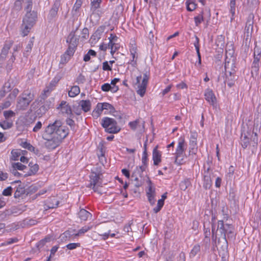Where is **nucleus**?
Here are the masks:
<instances>
[{"label": "nucleus", "mask_w": 261, "mask_h": 261, "mask_svg": "<svg viewBox=\"0 0 261 261\" xmlns=\"http://www.w3.org/2000/svg\"><path fill=\"white\" fill-rule=\"evenodd\" d=\"M195 23L196 26H198L199 24L203 20V16L202 14H199L194 17Z\"/></svg>", "instance_id": "nucleus-48"}, {"label": "nucleus", "mask_w": 261, "mask_h": 261, "mask_svg": "<svg viewBox=\"0 0 261 261\" xmlns=\"http://www.w3.org/2000/svg\"><path fill=\"white\" fill-rule=\"evenodd\" d=\"M32 5H27L24 8L26 13L21 26V35L23 36L28 35L37 19V13L34 10L32 11Z\"/></svg>", "instance_id": "nucleus-2"}, {"label": "nucleus", "mask_w": 261, "mask_h": 261, "mask_svg": "<svg viewBox=\"0 0 261 261\" xmlns=\"http://www.w3.org/2000/svg\"><path fill=\"white\" fill-rule=\"evenodd\" d=\"M34 98V94L30 90L24 91L18 98L16 109L18 110L26 109Z\"/></svg>", "instance_id": "nucleus-3"}, {"label": "nucleus", "mask_w": 261, "mask_h": 261, "mask_svg": "<svg viewBox=\"0 0 261 261\" xmlns=\"http://www.w3.org/2000/svg\"><path fill=\"white\" fill-rule=\"evenodd\" d=\"M205 99L210 105L214 106L216 103V98L212 90L206 89L204 93Z\"/></svg>", "instance_id": "nucleus-17"}, {"label": "nucleus", "mask_w": 261, "mask_h": 261, "mask_svg": "<svg viewBox=\"0 0 261 261\" xmlns=\"http://www.w3.org/2000/svg\"><path fill=\"white\" fill-rule=\"evenodd\" d=\"M80 92V89L78 86H72L71 90L68 92L69 97H74L77 95Z\"/></svg>", "instance_id": "nucleus-28"}, {"label": "nucleus", "mask_w": 261, "mask_h": 261, "mask_svg": "<svg viewBox=\"0 0 261 261\" xmlns=\"http://www.w3.org/2000/svg\"><path fill=\"white\" fill-rule=\"evenodd\" d=\"M24 187L21 185H19L17 188L14 193L15 198H19L25 194Z\"/></svg>", "instance_id": "nucleus-27"}, {"label": "nucleus", "mask_w": 261, "mask_h": 261, "mask_svg": "<svg viewBox=\"0 0 261 261\" xmlns=\"http://www.w3.org/2000/svg\"><path fill=\"white\" fill-rule=\"evenodd\" d=\"M79 106L84 112H88L91 109V103L89 100H82L79 102Z\"/></svg>", "instance_id": "nucleus-20"}, {"label": "nucleus", "mask_w": 261, "mask_h": 261, "mask_svg": "<svg viewBox=\"0 0 261 261\" xmlns=\"http://www.w3.org/2000/svg\"><path fill=\"white\" fill-rule=\"evenodd\" d=\"M149 79V73L148 72L144 73L143 76L140 75L137 77V83L136 84L138 89L137 93L141 97H143L146 92Z\"/></svg>", "instance_id": "nucleus-6"}, {"label": "nucleus", "mask_w": 261, "mask_h": 261, "mask_svg": "<svg viewBox=\"0 0 261 261\" xmlns=\"http://www.w3.org/2000/svg\"><path fill=\"white\" fill-rule=\"evenodd\" d=\"M101 106L102 107L103 110L111 111L114 109L113 106L107 102L101 103Z\"/></svg>", "instance_id": "nucleus-53"}, {"label": "nucleus", "mask_w": 261, "mask_h": 261, "mask_svg": "<svg viewBox=\"0 0 261 261\" xmlns=\"http://www.w3.org/2000/svg\"><path fill=\"white\" fill-rule=\"evenodd\" d=\"M21 46L20 44L15 45L13 47V53H12V55L11 58L9 60V62L12 63H13L15 60V56L14 55V52L17 51L21 48Z\"/></svg>", "instance_id": "nucleus-35"}, {"label": "nucleus", "mask_w": 261, "mask_h": 261, "mask_svg": "<svg viewBox=\"0 0 261 261\" xmlns=\"http://www.w3.org/2000/svg\"><path fill=\"white\" fill-rule=\"evenodd\" d=\"M42 138L46 141L44 143V146L48 150H54L58 147L62 142V140L55 138L50 136L49 137H45L44 134L42 133Z\"/></svg>", "instance_id": "nucleus-7"}, {"label": "nucleus", "mask_w": 261, "mask_h": 261, "mask_svg": "<svg viewBox=\"0 0 261 261\" xmlns=\"http://www.w3.org/2000/svg\"><path fill=\"white\" fill-rule=\"evenodd\" d=\"M261 128V122L259 120H257L254 122L253 128V133L255 136H257V132L260 130Z\"/></svg>", "instance_id": "nucleus-36"}, {"label": "nucleus", "mask_w": 261, "mask_h": 261, "mask_svg": "<svg viewBox=\"0 0 261 261\" xmlns=\"http://www.w3.org/2000/svg\"><path fill=\"white\" fill-rule=\"evenodd\" d=\"M225 236L227 235L228 238H233L234 237L233 235V227L231 225L229 224H225ZM225 241H226V238L224 239Z\"/></svg>", "instance_id": "nucleus-26"}, {"label": "nucleus", "mask_w": 261, "mask_h": 261, "mask_svg": "<svg viewBox=\"0 0 261 261\" xmlns=\"http://www.w3.org/2000/svg\"><path fill=\"white\" fill-rule=\"evenodd\" d=\"M102 69L105 71H111L112 70L111 67L109 65L107 61H105L102 63Z\"/></svg>", "instance_id": "nucleus-60"}, {"label": "nucleus", "mask_w": 261, "mask_h": 261, "mask_svg": "<svg viewBox=\"0 0 261 261\" xmlns=\"http://www.w3.org/2000/svg\"><path fill=\"white\" fill-rule=\"evenodd\" d=\"M200 251V246L199 245H195L191 252L190 253V256L191 257H194L199 251Z\"/></svg>", "instance_id": "nucleus-34"}, {"label": "nucleus", "mask_w": 261, "mask_h": 261, "mask_svg": "<svg viewBox=\"0 0 261 261\" xmlns=\"http://www.w3.org/2000/svg\"><path fill=\"white\" fill-rule=\"evenodd\" d=\"M101 124L105 128L106 132L110 134H116L120 130V128L117 125L116 121L107 117L101 120Z\"/></svg>", "instance_id": "nucleus-5"}, {"label": "nucleus", "mask_w": 261, "mask_h": 261, "mask_svg": "<svg viewBox=\"0 0 261 261\" xmlns=\"http://www.w3.org/2000/svg\"><path fill=\"white\" fill-rule=\"evenodd\" d=\"M33 46V41L32 40H30L25 48V50L23 53L24 56L25 57H27L29 55L31 51Z\"/></svg>", "instance_id": "nucleus-31"}, {"label": "nucleus", "mask_w": 261, "mask_h": 261, "mask_svg": "<svg viewBox=\"0 0 261 261\" xmlns=\"http://www.w3.org/2000/svg\"><path fill=\"white\" fill-rule=\"evenodd\" d=\"M79 218L82 221H87L91 217V214L85 209H81L78 213Z\"/></svg>", "instance_id": "nucleus-24"}, {"label": "nucleus", "mask_w": 261, "mask_h": 261, "mask_svg": "<svg viewBox=\"0 0 261 261\" xmlns=\"http://www.w3.org/2000/svg\"><path fill=\"white\" fill-rule=\"evenodd\" d=\"M101 2V0H91L90 10L92 12V14L96 13L97 9L100 7Z\"/></svg>", "instance_id": "nucleus-23"}, {"label": "nucleus", "mask_w": 261, "mask_h": 261, "mask_svg": "<svg viewBox=\"0 0 261 261\" xmlns=\"http://www.w3.org/2000/svg\"><path fill=\"white\" fill-rule=\"evenodd\" d=\"M75 31H72L67 37L66 42L68 45L76 47L77 46L79 39L75 37Z\"/></svg>", "instance_id": "nucleus-14"}, {"label": "nucleus", "mask_w": 261, "mask_h": 261, "mask_svg": "<svg viewBox=\"0 0 261 261\" xmlns=\"http://www.w3.org/2000/svg\"><path fill=\"white\" fill-rule=\"evenodd\" d=\"M101 89L105 92L111 91V92L115 93L118 90L119 88L117 86H112L109 83H105L101 86Z\"/></svg>", "instance_id": "nucleus-22"}, {"label": "nucleus", "mask_w": 261, "mask_h": 261, "mask_svg": "<svg viewBox=\"0 0 261 261\" xmlns=\"http://www.w3.org/2000/svg\"><path fill=\"white\" fill-rule=\"evenodd\" d=\"M254 54L255 55H261V47L255 45L254 49Z\"/></svg>", "instance_id": "nucleus-64"}, {"label": "nucleus", "mask_w": 261, "mask_h": 261, "mask_svg": "<svg viewBox=\"0 0 261 261\" xmlns=\"http://www.w3.org/2000/svg\"><path fill=\"white\" fill-rule=\"evenodd\" d=\"M18 93L19 90L16 88L14 89L13 91L9 95V96L7 98V99H10L11 100H14Z\"/></svg>", "instance_id": "nucleus-46"}, {"label": "nucleus", "mask_w": 261, "mask_h": 261, "mask_svg": "<svg viewBox=\"0 0 261 261\" xmlns=\"http://www.w3.org/2000/svg\"><path fill=\"white\" fill-rule=\"evenodd\" d=\"M86 81V79L85 76H84L82 74H80L79 76L77 77L76 80V82L79 84H83Z\"/></svg>", "instance_id": "nucleus-54"}, {"label": "nucleus", "mask_w": 261, "mask_h": 261, "mask_svg": "<svg viewBox=\"0 0 261 261\" xmlns=\"http://www.w3.org/2000/svg\"><path fill=\"white\" fill-rule=\"evenodd\" d=\"M82 37L84 39H87L89 36V30L87 28H85L82 30Z\"/></svg>", "instance_id": "nucleus-56"}, {"label": "nucleus", "mask_w": 261, "mask_h": 261, "mask_svg": "<svg viewBox=\"0 0 261 261\" xmlns=\"http://www.w3.org/2000/svg\"><path fill=\"white\" fill-rule=\"evenodd\" d=\"M99 179V176L96 173H94L91 177V186H92V185H97Z\"/></svg>", "instance_id": "nucleus-45"}, {"label": "nucleus", "mask_w": 261, "mask_h": 261, "mask_svg": "<svg viewBox=\"0 0 261 261\" xmlns=\"http://www.w3.org/2000/svg\"><path fill=\"white\" fill-rule=\"evenodd\" d=\"M43 134L46 137L52 136L63 140L69 134V129L61 120L56 119L54 121H49L48 125L45 127Z\"/></svg>", "instance_id": "nucleus-1"}, {"label": "nucleus", "mask_w": 261, "mask_h": 261, "mask_svg": "<svg viewBox=\"0 0 261 261\" xmlns=\"http://www.w3.org/2000/svg\"><path fill=\"white\" fill-rule=\"evenodd\" d=\"M164 204V202L163 201V200H159L158 201V203L156 206H155L153 211L155 213H158L160 211L162 207Z\"/></svg>", "instance_id": "nucleus-41"}, {"label": "nucleus", "mask_w": 261, "mask_h": 261, "mask_svg": "<svg viewBox=\"0 0 261 261\" xmlns=\"http://www.w3.org/2000/svg\"><path fill=\"white\" fill-rule=\"evenodd\" d=\"M70 58L69 56H67L66 54H64L61 57V60L60 61L59 66L60 67H62L61 66V65H63L67 63L69 60H70Z\"/></svg>", "instance_id": "nucleus-38"}, {"label": "nucleus", "mask_w": 261, "mask_h": 261, "mask_svg": "<svg viewBox=\"0 0 261 261\" xmlns=\"http://www.w3.org/2000/svg\"><path fill=\"white\" fill-rule=\"evenodd\" d=\"M145 168L144 166H140L139 167H137L136 170L132 174V177H135L134 180L136 181L135 186L136 187H139L142 185V182L139 180L138 178L137 177L136 174L137 173L140 174L145 170Z\"/></svg>", "instance_id": "nucleus-19"}, {"label": "nucleus", "mask_w": 261, "mask_h": 261, "mask_svg": "<svg viewBox=\"0 0 261 261\" xmlns=\"http://www.w3.org/2000/svg\"><path fill=\"white\" fill-rule=\"evenodd\" d=\"M42 123L41 121H37L33 128L34 132H38L42 128Z\"/></svg>", "instance_id": "nucleus-52"}, {"label": "nucleus", "mask_w": 261, "mask_h": 261, "mask_svg": "<svg viewBox=\"0 0 261 261\" xmlns=\"http://www.w3.org/2000/svg\"><path fill=\"white\" fill-rule=\"evenodd\" d=\"M187 9L189 11H192L196 9V5L194 3H189L187 5Z\"/></svg>", "instance_id": "nucleus-57"}, {"label": "nucleus", "mask_w": 261, "mask_h": 261, "mask_svg": "<svg viewBox=\"0 0 261 261\" xmlns=\"http://www.w3.org/2000/svg\"><path fill=\"white\" fill-rule=\"evenodd\" d=\"M147 160V152H146L145 151H143L142 158V162L144 165V167L146 166Z\"/></svg>", "instance_id": "nucleus-58"}, {"label": "nucleus", "mask_w": 261, "mask_h": 261, "mask_svg": "<svg viewBox=\"0 0 261 261\" xmlns=\"http://www.w3.org/2000/svg\"><path fill=\"white\" fill-rule=\"evenodd\" d=\"M191 186V183L190 179L186 178L181 181L180 183L179 186L181 190L185 191L188 187Z\"/></svg>", "instance_id": "nucleus-29"}, {"label": "nucleus", "mask_w": 261, "mask_h": 261, "mask_svg": "<svg viewBox=\"0 0 261 261\" xmlns=\"http://www.w3.org/2000/svg\"><path fill=\"white\" fill-rule=\"evenodd\" d=\"M96 55V53L92 50L90 49L88 52L84 56L83 60L85 62L89 61L91 59V56L95 57Z\"/></svg>", "instance_id": "nucleus-32"}, {"label": "nucleus", "mask_w": 261, "mask_h": 261, "mask_svg": "<svg viewBox=\"0 0 261 261\" xmlns=\"http://www.w3.org/2000/svg\"><path fill=\"white\" fill-rule=\"evenodd\" d=\"M83 3L81 2L77 1H76L75 3L74 4L72 10L74 11L75 12L79 11L80 8H81Z\"/></svg>", "instance_id": "nucleus-55"}, {"label": "nucleus", "mask_w": 261, "mask_h": 261, "mask_svg": "<svg viewBox=\"0 0 261 261\" xmlns=\"http://www.w3.org/2000/svg\"><path fill=\"white\" fill-rule=\"evenodd\" d=\"M158 146H156L152 151V160L153 164L155 166L158 165L161 162V152L158 150Z\"/></svg>", "instance_id": "nucleus-18"}, {"label": "nucleus", "mask_w": 261, "mask_h": 261, "mask_svg": "<svg viewBox=\"0 0 261 261\" xmlns=\"http://www.w3.org/2000/svg\"><path fill=\"white\" fill-rule=\"evenodd\" d=\"M241 144L243 148H246L249 144V139L245 136L241 139Z\"/></svg>", "instance_id": "nucleus-40"}, {"label": "nucleus", "mask_w": 261, "mask_h": 261, "mask_svg": "<svg viewBox=\"0 0 261 261\" xmlns=\"http://www.w3.org/2000/svg\"><path fill=\"white\" fill-rule=\"evenodd\" d=\"M146 194L149 203L151 204V205H153L155 201L154 199V195H153V194H151L150 193H147Z\"/></svg>", "instance_id": "nucleus-51"}, {"label": "nucleus", "mask_w": 261, "mask_h": 261, "mask_svg": "<svg viewBox=\"0 0 261 261\" xmlns=\"http://www.w3.org/2000/svg\"><path fill=\"white\" fill-rule=\"evenodd\" d=\"M13 125V123L8 121H3L0 122V126L4 129H7L11 128Z\"/></svg>", "instance_id": "nucleus-37"}, {"label": "nucleus", "mask_w": 261, "mask_h": 261, "mask_svg": "<svg viewBox=\"0 0 261 261\" xmlns=\"http://www.w3.org/2000/svg\"><path fill=\"white\" fill-rule=\"evenodd\" d=\"M236 1L237 0H230L229 7H230V13L231 14V19H232L233 16L236 13Z\"/></svg>", "instance_id": "nucleus-30"}, {"label": "nucleus", "mask_w": 261, "mask_h": 261, "mask_svg": "<svg viewBox=\"0 0 261 261\" xmlns=\"http://www.w3.org/2000/svg\"><path fill=\"white\" fill-rule=\"evenodd\" d=\"M58 109H60L61 112L62 114H66L67 115H72V110L69 104L65 101H61L59 106L57 108Z\"/></svg>", "instance_id": "nucleus-13"}, {"label": "nucleus", "mask_w": 261, "mask_h": 261, "mask_svg": "<svg viewBox=\"0 0 261 261\" xmlns=\"http://www.w3.org/2000/svg\"><path fill=\"white\" fill-rule=\"evenodd\" d=\"M81 246L80 243H69L66 246V247L69 250H73L77 247H80Z\"/></svg>", "instance_id": "nucleus-47"}, {"label": "nucleus", "mask_w": 261, "mask_h": 261, "mask_svg": "<svg viewBox=\"0 0 261 261\" xmlns=\"http://www.w3.org/2000/svg\"><path fill=\"white\" fill-rule=\"evenodd\" d=\"M14 115L15 113L11 110L5 111L4 112V116H5L6 119L11 118L14 116Z\"/></svg>", "instance_id": "nucleus-49"}, {"label": "nucleus", "mask_w": 261, "mask_h": 261, "mask_svg": "<svg viewBox=\"0 0 261 261\" xmlns=\"http://www.w3.org/2000/svg\"><path fill=\"white\" fill-rule=\"evenodd\" d=\"M225 225L224 224L223 221H218V226L217 229H216L215 226L213 224L212 228V232L213 237L217 235V232L219 231L220 236L223 239H225Z\"/></svg>", "instance_id": "nucleus-8"}, {"label": "nucleus", "mask_w": 261, "mask_h": 261, "mask_svg": "<svg viewBox=\"0 0 261 261\" xmlns=\"http://www.w3.org/2000/svg\"><path fill=\"white\" fill-rule=\"evenodd\" d=\"M103 110L102 107L101 106V103H98L95 109L92 112L93 117L95 118H98L101 115Z\"/></svg>", "instance_id": "nucleus-25"}, {"label": "nucleus", "mask_w": 261, "mask_h": 261, "mask_svg": "<svg viewBox=\"0 0 261 261\" xmlns=\"http://www.w3.org/2000/svg\"><path fill=\"white\" fill-rule=\"evenodd\" d=\"M13 44V41L12 40H8L5 42L0 54V60H4L6 58L9 53V50L12 46Z\"/></svg>", "instance_id": "nucleus-10"}, {"label": "nucleus", "mask_w": 261, "mask_h": 261, "mask_svg": "<svg viewBox=\"0 0 261 261\" xmlns=\"http://www.w3.org/2000/svg\"><path fill=\"white\" fill-rule=\"evenodd\" d=\"M186 149V145L185 140L183 138L180 137L178 141V144L176 148L175 153V164L180 165L185 163V157L186 155L185 151Z\"/></svg>", "instance_id": "nucleus-4"}, {"label": "nucleus", "mask_w": 261, "mask_h": 261, "mask_svg": "<svg viewBox=\"0 0 261 261\" xmlns=\"http://www.w3.org/2000/svg\"><path fill=\"white\" fill-rule=\"evenodd\" d=\"M76 49V47L68 45V49L64 54H66L67 56H69V58H70L73 55Z\"/></svg>", "instance_id": "nucleus-43"}, {"label": "nucleus", "mask_w": 261, "mask_h": 261, "mask_svg": "<svg viewBox=\"0 0 261 261\" xmlns=\"http://www.w3.org/2000/svg\"><path fill=\"white\" fill-rule=\"evenodd\" d=\"M105 27H99L95 33L92 35L90 38L91 43H96L100 39L101 34L104 31Z\"/></svg>", "instance_id": "nucleus-16"}, {"label": "nucleus", "mask_w": 261, "mask_h": 261, "mask_svg": "<svg viewBox=\"0 0 261 261\" xmlns=\"http://www.w3.org/2000/svg\"><path fill=\"white\" fill-rule=\"evenodd\" d=\"M259 68V64L256 63H252L251 67V74L253 75H257Z\"/></svg>", "instance_id": "nucleus-39"}, {"label": "nucleus", "mask_w": 261, "mask_h": 261, "mask_svg": "<svg viewBox=\"0 0 261 261\" xmlns=\"http://www.w3.org/2000/svg\"><path fill=\"white\" fill-rule=\"evenodd\" d=\"M21 146L25 148L28 149V150H31L32 148H33V147L32 145H31L29 143H28L27 142H23L21 143Z\"/></svg>", "instance_id": "nucleus-61"}, {"label": "nucleus", "mask_w": 261, "mask_h": 261, "mask_svg": "<svg viewBox=\"0 0 261 261\" xmlns=\"http://www.w3.org/2000/svg\"><path fill=\"white\" fill-rule=\"evenodd\" d=\"M92 226H85L81 228L77 232V233L75 234V236H79L83 234H84L85 232H87L88 230L92 229Z\"/></svg>", "instance_id": "nucleus-33"}, {"label": "nucleus", "mask_w": 261, "mask_h": 261, "mask_svg": "<svg viewBox=\"0 0 261 261\" xmlns=\"http://www.w3.org/2000/svg\"><path fill=\"white\" fill-rule=\"evenodd\" d=\"M66 123L71 127V129H74L75 123L74 121L72 119H67Z\"/></svg>", "instance_id": "nucleus-62"}, {"label": "nucleus", "mask_w": 261, "mask_h": 261, "mask_svg": "<svg viewBox=\"0 0 261 261\" xmlns=\"http://www.w3.org/2000/svg\"><path fill=\"white\" fill-rule=\"evenodd\" d=\"M12 167L16 170H23L27 168L25 166L19 162L14 163L12 165Z\"/></svg>", "instance_id": "nucleus-42"}, {"label": "nucleus", "mask_w": 261, "mask_h": 261, "mask_svg": "<svg viewBox=\"0 0 261 261\" xmlns=\"http://www.w3.org/2000/svg\"><path fill=\"white\" fill-rule=\"evenodd\" d=\"M128 125L134 130L138 129L140 132H141L144 128V122L137 119L135 121L129 122Z\"/></svg>", "instance_id": "nucleus-15"}, {"label": "nucleus", "mask_w": 261, "mask_h": 261, "mask_svg": "<svg viewBox=\"0 0 261 261\" xmlns=\"http://www.w3.org/2000/svg\"><path fill=\"white\" fill-rule=\"evenodd\" d=\"M18 241V239L16 238H10L8 239L7 241L5 243V244L6 245L12 244L13 243H16Z\"/></svg>", "instance_id": "nucleus-59"}, {"label": "nucleus", "mask_w": 261, "mask_h": 261, "mask_svg": "<svg viewBox=\"0 0 261 261\" xmlns=\"http://www.w3.org/2000/svg\"><path fill=\"white\" fill-rule=\"evenodd\" d=\"M211 174L213 173L209 172L208 168L204 172L203 187L205 189H210L212 186Z\"/></svg>", "instance_id": "nucleus-12"}, {"label": "nucleus", "mask_w": 261, "mask_h": 261, "mask_svg": "<svg viewBox=\"0 0 261 261\" xmlns=\"http://www.w3.org/2000/svg\"><path fill=\"white\" fill-rule=\"evenodd\" d=\"M29 166H30L29 171L24 174V176L34 175L38 171L39 166L37 164H33L32 162H30Z\"/></svg>", "instance_id": "nucleus-21"}, {"label": "nucleus", "mask_w": 261, "mask_h": 261, "mask_svg": "<svg viewBox=\"0 0 261 261\" xmlns=\"http://www.w3.org/2000/svg\"><path fill=\"white\" fill-rule=\"evenodd\" d=\"M137 47L135 45L132 44L129 46V51L130 54L132 56V59L129 62H128V64H130L133 67H136L137 66Z\"/></svg>", "instance_id": "nucleus-11"}, {"label": "nucleus", "mask_w": 261, "mask_h": 261, "mask_svg": "<svg viewBox=\"0 0 261 261\" xmlns=\"http://www.w3.org/2000/svg\"><path fill=\"white\" fill-rule=\"evenodd\" d=\"M12 192V188L11 187H8L3 190L2 194L4 196H9L11 195Z\"/></svg>", "instance_id": "nucleus-50"}, {"label": "nucleus", "mask_w": 261, "mask_h": 261, "mask_svg": "<svg viewBox=\"0 0 261 261\" xmlns=\"http://www.w3.org/2000/svg\"><path fill=\"white\" fill-rule=\"evenodd\" d=\"M49 109L48 106H45L43 105L40 107V108L37 111V113L38 115H40L41 116H42L43 114H44L46 111Z\"/></svg>", "instance_id": "nucleus-44"}, {"label": "nucleus", "mask_w": 261, "mask_h": 261, "mask_svg": "<svg viewBox=\"0 0 261 261\" xmlns=\"http://www.w3.org/2000/svg\"><path fill=\"white\" fill-rule=\"evenodd\" d=\"M60 6V0H55L54 4L51 7V9L49 10L48 15V19L49 20H52L57 16L58 12Z\"/></svg>", "instance_id": "nucleus-9"}, {"label": "nucleus", "mask_w": 261, "mask_h": 261, "mask_svg": "<svg viewBox=\"0 0 261 261\" xmlns=\"http://www.w3.org/2000/svg\"><path fill=\"white\" fill-rule=\"evenodd\" d=\"M11 100L10 99H7L4 103H2V106L4 108V109H6L9 108L11 104Z\"/></svg>", "instance_id": "nucleus-63"}]
</instances>
